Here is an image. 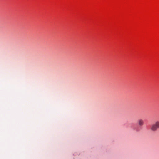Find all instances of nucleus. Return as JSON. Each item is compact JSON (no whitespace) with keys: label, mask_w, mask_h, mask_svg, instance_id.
<instances>
[{"label":"nucleus","mask_w":159,"mask_h":159,"mask_svg":"<svg viewBox=\"0 0 159 159\" xmlns=\"http://www.w3.org/2000/svg\"><path fill=\"white\" fill-rule=\"evenodd\" d=\"M158 129H159V121L157 120L151 125L150 129L153 131H156Z\"/></svg>","instance_id":"nucleus-1"},{"label":"nucleus","mask_w":159,"mask_h":159,"mask_svg":"<svg viewBox=\"0 0 159 159\" xmlns=\"http://www.w3.org/2000/svg\"><path fill=\"white\" fill-rule=\"evenodd\" d=\"M138 125L140 126H142L144 124V121L143 120L140 119L138 121Z\"/></svg>","instance_id":"nucleus-2"}]
</instances>
